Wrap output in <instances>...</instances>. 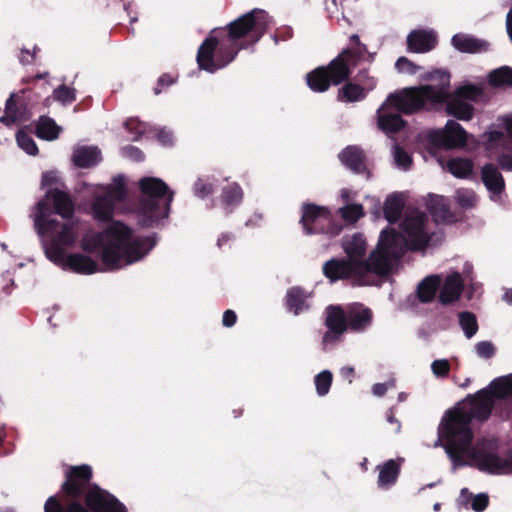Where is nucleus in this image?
<instances>
[{
	"mask_svg": "<svg viewBox=\"0 0 512 512\" xmlns=\"http://www.w3.org/2000/svg\"><path fill=\"white\" fill-rule=\"evenodd\" d=\"M427 221L424 212L416 211L407 215L400 224L403 232L389 227L382 230L367 262L352 261L347 257L331 258L322 266L323 275L331 283L348 280L356 286L376 285L377 278L387 277L393 263L400 260L407 249L418 251L428 246L430 236L425 229Z\"/></svg>",
	"mask_w": 512,
	"mask_h": 512,
	"instance_id": "obj_1",
	"label": "nucleus"
},
{
	"mask_svg": "<svg viewBox=\"0 0 512 512\" xmlns=\"http://www.w3.org/2000/svg\"><path fill=\"white\" fill-rule=\"evenodd\" d=\"M269 25L268 13L262 9H253L225 27L214 28L198 48V67L209 73L226 67L235 60L239 51L258 43Z\"/></svg>",
	"mask_w": 512,
	"mask_h": 512,
	"instance_id": "obj_2",
	"label": "nucleus"
},
{
	"mask_svg": "<svg viewBox=\"0 0 512 512\" xmlns=\"http://www.w3.org/2000/svg\"><path fill=\"white\" fill-rule=\"evenodd\" d=\"M156 234L133 238V230L121 221H112L103 231L84 235V252L101 250V259L110 270H117L143 259L156 245Z\"/></svg>",
	"mask_w": 512,
	"mask_h": 512,
	"instance_id": "obj_3",
	"label": "nucleus"
},
{
	"mask_svg": "<svg viewBox=\"0 0 512 512\" xmlns=\"http://www.w3.org/2000/svg\"><path fill=\"white\" fill-rule=\"evenodd\" d=\"M467 400L471 409L455 408L447 411L439 429L440 438L445 441V451L454 466L466 464L463 455L468 454L471 450L473 431L470 425L473 419L480 422L487 421L495 405L493 395L488 388L468 395Z\"/></svg>",
	"mask_w": 512,
	"mask_h": 512,
	"instance_id": "obj_4",
	"label": "nucleus"
},
{
	"mask_svg": "<svg viewBox=\"0 0 512 512\" xmlns=\"http://www.w3.org/2000/svg\"><path fill=\"white\" fill-rule=\"evenodd\" d=\"M430 79H437L439 84H424L397 90L387 96V103L404 115L437 109L449 97L450 73L436 70L431 74Z\"/></svg>",
	"mask_w": 512,
	"mask_h": 512,
	"instance_id": "obj_5",
	"label": "nucleus"
},
{
	"mask_svg": "<svg viewBox=\"0 0 512 512\" xmlns=\"http://www.w3.org/2000/svg\"><path fill=\"white\" fill-rule=\"evenodd\" d=\"M138 188L141 193L136 206L138 224L144 228L159 226L169 216L174 191L157 177H142Z\"/></svg>",
	"mask_w": 512,
	"mask_h": 512,
	"instance_id": "obj_6",
	"label": "nucleus"
},
{
	"mask_svg": "<svg viewBox=\"0 0 512 512\" xmlns=\"http://www.w3.org/2000/svg\"><path fill=\"white\" fill-rule=\"evenodd\" d=\"M37 213L34 225L40 236L52 235L49 240L43 242L46 257L53 263H62L65 249L73 246L77 240L74 226L70 223L61 224L56 219L46 216L50 206L45 201H39L35 206Z\"/></svg>",
	"mask_w": 512,
	"mask_h": 512,
	"instance_id": "obj_7",
	"label": "nucleus"
},
{
	"mask_svg": "<svg viewBox=\"0 0 512 512\" xmlns=\"http://www.w3.org/2000/svg\"><path fill=\"white\" fill-rule=\"evenodd\" d=\"M45 512H127L126 506L109 491L92 486L81 501L62 505L57 496H50L44 505Z\"/></svg>",
	"mask_w": 512,
	"mask_h": 512,
	"instance_id": "obj_8",
	"label": "nucleus"
},
{
	"mask_svg": "<svg viewBox=\"0 0 512 512\" xmlns=\"http://www.w3.org/2000/svg\"><path fill=\"white\" fill-rule=\"evenodd\" d=\"M300 224L305 235L323 234L330 238L338 236L343 230L329 208L314 203H303Z\"/></svg>",
	"mask_w": 512,
	"mask_h": 512,
	"instance_id": "obj_9",
	"label": "nucleus"
},
{
	"mask_svg": "<svg viewBox=\"0 0 512 512\" xmlns=\"http://www.w3.org/2000/svg\"><path fill=\"white\" fill-rule=\"evenodd\" d=\"M352 70L341 57H335L327 65L318 66L306 74L307 86L316 93L326 92L332 85L348 80Z\"/></svg>",
	"mask_w": 512,
	"mask_h": 512,
	"instance_id": "obj_10",
	"label": "nucleus"
},
{
	"mask_svg": "<svg viewBox=\"0 0 512 512\" xmlns=\"http://www.w3.org/2000/svg\"><path fill=\"white\" fill-rule=\"evenodd\" d=\"M65 481L62 483L60 492L63 494L65 504L72 501H83L87 491L97 484L92 483L93 470L90 465L82 464L67 466L64 471Z\"/></svg>",
	"mask_w": 512,
	"mask_h": 512,
	"instance_id": "obj_11",
	"label": "nucleus"
},
{
	"mask_svg": "<svg viewBox=\"0 0 512 512\" xmlns=\"http://www.w3.org/2000/svg\"><path fill=\"white\" fill-rule=\"evenodd\" d=\"M325 314L324 325L327 331L322 337L323 346L340 342L347 332L346 309L340 305H329Z\"/></svg>",
	"mask_w": 512,
	"mask_h": 512,
	"instance_id": "obj_12",
	"label": "nucleus"
},
{
	"mask_svg": "<svg viewBox=\"0 0 512 512\" xmlns=\"http://www.w3.org/2000/svg\"><path fill=\"white\" fill-rule=\"evenodd\" d=\"M471 458L477 463L478 469L493 475L512 474V455L501 458L498 454L485 448L474 449Z\"/></svg>",
	"mask_w": 512,
	"mask_h": 512,
	"instance_id": "obj_13",
	"label": "nucleus"
},
{
	"mask_svg": "<svg viewBox=\"0 0 512 512\" xmlns=\"http://www.w3.org/2000/svg\"><path fill=\"white\" fill-rule=\"evenodd\" d=\"M428 141L436 148H460L467 142V132L458 122L448 120L444 130L429 134Z\"/></svg>",
	"mask_w": 512,
	"mask_h": 512,
	"instance_id": "obj_14",
	"label": "nucleus"
},
{
	"mask_svg": "<svg viewBox=\"0 0 512 512\" xmlns=\"http://www.w3.org/2000/svg\"><path fill=\"white\" fill-rule=\"evenodd\" d=\"M341 163L355 174L364 175L370 179L372 174L367 165V157L364 150L356 145H349L338 155Z\"/></svg>",
	"mask_w": 512,
	"mask_h": 512,
	"instance_id": "obj_15",
	"label": "nucleus"
},
{
	"mask_svg": "<svg viewBox=\"0 0 512 512\" xmlns=\"http://www.w3.org/2000/svg\"><path fill=\"white\" fill-rule=\"evenodd\" d=\"M347 331L362 333L372 324L373 312L362 303H353L346 308Z\"/></svg>",
	"mask_w": 512,
	"mask_h": 512,
	"instance_id": "obj_16",
	"label": "nucleus"
},
{
	"mask_svg": "<svg viewBox=\"0 0 512 512\" xmlns=\"http://www.w3.org/2000/svg\"><path fill=\"white\" fill-rule=\"evenodd\" d=\"M42 201H45L48 205L50 202L54 213L63 219H70L74 215L75 204L71 195L58 187L47 189Z\"/></svg>",
	"mask_w": 512,
	"mask_h": 512,
	"instance_id": "obj_17",
	"label": "nucleus"
},
{
	"mask_svg": "<svg viewBox=\"0 0 512 512\" xmlns=\"http://www.w3.org/2000/svg\"><path fill=\"white\" fill-rule=\"evenodd\" d=\"M393 106L387 103V99L377 110V124L381 131L386 134L398 133L405 125L406 121L398 111L392 112Z\"/></svg>",
	"mask_w": 512,
	"mask_h": 512,
	"instance_id": "obj_18",
	"label": "nucleus"
},
{
	"mask_svg": "<svg viewBox=\"0 0 512 512\" xmlns=\"http://www.w3.org/2000/svg\"><path fill=\"white\" fill-rule=\"evenodd\" d=\"M437 44V35L432 30L415 29L407 36V50L412 53L430 52Z\"/></svg>",
	"mask_w": 512,
	"mask_h": 512,
	"instance_id": "obj_19",
	"label": "nucleus"
},
{
	"mask_svg": "<svg viewBox=\"0 0 512 512\" xmlns=\"http://www.w3.org/2000/svg\"><path fill=\"white\" fill-rule=\"evenodd\" d=\"M464 290V280L459 272H453L445 278L439 288L438 300L442 305H449L457 302Z\"/></svg>",
	"mask_w": 512,
	"mask_h": 512,
	"instance_id": "obj_20",
	"label": "nucleus"
},
{
	"mask_svg": "<svg viewBox=\"0 0 512 512\" xmlns=\"http://www.w3.org/2000/svg\"><path fill=\"white\" fill-rule=\"evenodd\" d=\"M55 264L78 274L89 275L98 271L97 262L90 256L81 253L65 255L62 263Z\"/></svg>",
	"mask_w": 512,
	"mask_h": 512,
	"instance_id": "obj_21",
	"label": "nucleus"
},
{
	"mask_svg": "<svg viewBox=\"0 0 512 512\" xmlns=\"http://www.w3.org/2000/svg\"><path fill=\"white\" fill-rule=\"evenodd\" d=\"M341 246L346 254V257L352 261L367 262L368 257L365 258L367 252V242L362 233H354L351 236H344L341 241Z\"/></svg>",
	"mask_w": 512,
	"mask_h": 512,
	"instance_id": "obj_22",
	"label": "nucleus"
},
{
	"mask_svg": "<svg viewBox=\"0 0 512 512\" xmlns=\"http://www.w3.org/2000/svg\"><path fill=\"white\" fill-rule=\"evenodd\" d=\"M427 209L437 224H450L455 222V215L450 210L448 200L443 196H432L427 203Z\"/></svg>",
	"mask_w": 512,
	"mask_h": 512,
	"instance_id": "obj_23",
	"label": "nucleus"
},
{
	"mask_svg": "<svg viewBox=\"0 0 512 512\" xmlns=\"http://www.w3.org/2000/svg\"><path fill=\"white\" fill-rule=\"evenodd\" d=\"M351 45L343 49L336 57H341L342 60L353 70L361 60L364 59L368 53L367 46L360 41L357 34L350 36Z\"/></svg>",
	"mask_w": 512,
	"mask_h": 512,
	"instance_id": "obj_24",
	"label": "nucleus"
},
{
	"mask_svg": "<svg viewBox=\"0 0 512 512\" xmlns=\"http://www.w3.org/2000/svg\"><path fill=\"white\" fill-rule=\"evenodd\" d=\"M481 180L487 190L495 195L501 194L505 189V181L498 168L492 164H485L481 169Z\"/></svg>",
	"mask_w": 512,
	"mask_h": 512,
	"instance_id": "obj_25",
	"label": "nucleus"
},
{
	"mask_svg": "<svg viewBox=\"0 0 512 512\" xmlns=\"http://www.w3.org/2000/svg\"><path fill=\"white\" fill-rule=\"evenodd\" d=\"M451 42L455 49L463 53L485 52L489 48L488 42L461 33L455 34Z\"/></svg>",
	"mask_w": 512,
	"mask_h": 512,
	"instance_id": "obj_26",
	"label": "nucleus"
},
{
	"mask_svg": "<svg viewBox=\"0 0 512 512\" xmlns=\"http://www.w3.org/2000/svg\"><path fill=\"white\" fill-rule=\"evenodd\" d=\"M441 281V277L437 274L425 277L417 285L416 295L418 300L423 304L433 302L440 288Z\"/></svg>",
	"mask_w": 512,
	"mask_h": 512,
	"instance_id": "obj_27",
	"label": "nucleus"
},
{
	"mask_svg": "<svg viewBox=\"0 0 512 512\" xmlns=\"http://www.w3.org/2000/svg\"><path fill=\"white\" fill-rule=\"evenodd\" d=\"M72 161L78 168H90L101 161V151L94 146H82L72 155Z\"/></svg>",
	"mask_w": 512,
	"mask_h": 512,
	"instance_id": "obj_28",
	"label": "nucleus"
},
{
	"mask_svg": "<svg viewBox=\"0 0 512 512\" xmlns=\"http://www.w3.org/2000/svg\"><path fill=\"white\" fill-rule=\"evenodd\" d=\"M378 469V486L383 489H388L397 482L401 471V464L397 460L390 459L383 465L378 466Z\"/></svg>",
	"mask_w": 512,
	"mask_h": 512,
	"instance_id": "obj_29",
	"label": "nucleus"
},
{
	"mask_svg": "<svg viewBox=\"0 0 512 512\" xmlns=\"http://www.w3.org/2000/svg\"><path fill=\"white\" fill-rule=\"evenodd\" d=\"M444 104H446L447 114L458 120L469 121L474 115L473 105L461 99L451 97L450 94Z\"/></svg>",
	"mask_w": 512,
	"mask_h": 512,
	"instance_id": "obj_30",
	"label": "nucleus"
},
{
	"mask_svg": "<svg viewBox=\"0 0 512 512\" xmlns=\"http://www.w3.org/2000/svg\"><path fill=\"white\" fill-rule=\"evenodd\" d=\"M309 293L299 286H294L287 291L286 294V306L289 311H292L295 315H299L302 311L309 309L307 299Z\"/></svg>",
	"mask_w": 512,
	"mask_h": 512,
	"instance_id": "obj_31",
	"label": "nucleus"
},
{
	"mask_svg": "<svg viewBox=\"0 0 512 512\" xmlns=\"http://www.w3.org/2000/svg\"><path fill=\"white\" fill-rule=\"evenodd\" d=\"M243 190L236 182L230 183L222 189L221 204L226 213H231L243 200Z\"/></svg>",
	"mask_w": 512,
	"mask_h": 512,
	"instance_id": "obj_32",
	"label": "nucleus"
},
{
	"mask_svg": "<svg viewBox=\"0 0 512 512\" xmlns=\"http://www.w3.org/2000/svg\"><path fill=\"white\" fill-rule=\"evenodd\" d=\"M115 204L107 196H97L92 202L91 210L93 217L102 222H109L114 215Z\"/></svg>",
	"mask_w": 512,
	"mask_h": 512,
	"instance_id": "obj_33",
	"label": "nucleus"
},
{
	"mask_svg": "<svg viewBox=\"0 0 512 512\" xmlns=\"http://www.w3.org/2000/svg\"><path fill=\"white\" fill-rule=\"evenodd\" d=\"M344 85L337 92V100L344 103H353L362 101L367 97L364 89L358 84L350 81V78L343 82Z\"/></svg>",
	"mask_w": 512,
	"mask_h": 512,
	"instance_id": "obj_34",
	"label": "nucleus"
},
{
	"mask_svg": "<svg viewBox=\"0 0 512 512\" xmlns=\"http://www.w3.org/2000/svg\"><path fill=\"white\" fill-rule=\"evenodd\" d=\"M61 127L48 116H40L36 125V136L40 139L52 141L59 137Z\"/></svg>",
	"mask_w": 512,
	"mask_h": 512,
	"instance_id": "obj_35",
	"label": "nucleus"
},
{
	"mask_svg": "<svg viewBox=\"0 0 512 512\" xmlns=\"http://www.w3.org/2000/svg\"><path fill=\"white\" fill-rule=\"evenodd\" d=\"M404 201L398 195H390L386 198L383 206L385 219L390 223H396L402 215Z\"/></svg>",
	"mask_w": 512,
	"mask_h": 512,
	"instance_id": "obj_36",
	"label": "nucleus"
},
{
	"mask_svg": "<svg viewBox=\"0 0 512 512\" xmlns=\"http://www.w3.org/2000/svg\"><path fill=\"white\" fill-rule=\"evenodd\" d=\"M487 388L491 391L494 401L512 398V374L494 379Z\"/></svg>",
	"mask_w": 512,
	"mask_h": 512,
	"instance_id": "obj_37",
	"label": "nucleus"
},
{
	"mask_svg": "<svg viewBox=\"0 0 512 512\" xmlns=\"http://www.w3.org/2000/svg\"><path fill=\"white\" fill-rule=\"evenodd\" d=\"M448 171L457 178H467L472 174L473 162L467 158H452L447 162Z\"/></svg>",
	"mask_w": 512,
	"mask_h": 512,
	"instance_id": "obj_38",
	"label": "nucleus"
},
{
	"mask_svg": "<svg viewBox=\"0 0 512 512\" xmlns=\"http://www.w3.org/2000/svg\"><path fill=\"white\" fill-rule=\"evenodd\" d=\"M489 84L493 87H502L512 85V68L503 66L489 73Z\"/></svg>",
	"mask_w": 512,
	"mask_h": 512,
	"instance_id": "obj_39",
	"label": "nucleus"
},
{
	"mask_svg": "<svg viewBox=\"0 0 512 512\" xmlns=\"http://www.w3.org/2000/svg\"><path fill=\"white\" fill-rule=\"evenodd\" d=\"M103 196L109 197L114 204L115 202L123 201L127 196V189L123 176H117L114 178L113 184L106 188V192Z\"/></svg>",
	"mask_w": 512,
	"mask_h": 512,
	"instance_id": "obj_40",
	"label": "nucleus"
},
{
	"mask_svg": "<svg viewBox=\"0 0 512 512\" xmlns=\"http://www.w3.org/2000/svg\"><path fill=\"white\" fill-rule=\"evenodd\" d=\"M459 325L462 328L465 336L467 338H472L478 331V323L476 316L469 311L460 312L459 315Z\"/></svg>",
	"mask_w": 512,
	"mask_h": 512,
	"instance_id": "obj_41",
	"label": "nucleus"
},
{
	"mask_svg": "<svg viewBox=\"0 0 512 512\" xmlns=\"http://www.w3.org/2000/svg\"><path fill=\"white\" fill-rule=\"evenodd\" d=\"M339 214L345 222L354 224L364 216V208L357 203L347 204L339 209Z\"/></svg>",
	"mask_w": 512,
	"mask_h": 512,
	"instance_id": "obj_42",
	"label": "nucleus"
},
{
	"mask_svg": "<svg viewBox=\"0 0 512 512\" xmlns=\"http://www.w3.org/2000/svg\"><path fill=\"white\" fill-rule=\"evenodd\" d=\"M350 81L358 84V86L368 94L377 86V79L369 74L367 69L359 70Z\"/></svg>",
	"mask_w": 512,
	"mask_h": 512,
	"instance_id": "obj_43",
	"label": "nucleus"
},
{
	"mask_svg": "<svg viewBox=\"0 0 512 512\" xmlns=\"http://www.w3.org/2000/svg\"><path fill=\"white\" fill-rule=\"evenodd\" d=\"M460 496L463 499L472 498L471 507L476 512L484 511L489 504V497L487 494L481 493V494L473 496V494L470 493L467 488L461 489Z\"/></svg>",
	"mask_w": 512,
	"mask_h": 512,
	"instance_id": "obj_44",
	"label": "nucleus"
},
{
	"mask_svg": "<svg viewBox=\"0 0 512 512\" xmlns=\"http://www.w3.org/2000/svg\"><path fill=\"white\" fill-rule=\"evenodd\" d=\"M333 375L329 370H323L315 376L314 383L319 396H325L330 391Z\"/></svg>",
	"mask_w": 512,
	"mask_h": 512,
	"instance_id": "obj_45",
	"label": "nucleus"
},
{
	"mask_svg": "<svg viewBox=\"0 0 512 512\" xmlns=\"http://www.w3.org/2000/svg\"><path fill=\"white\" fill-rule=\"evenodd\" d=\"M53 98L63 105L72 104L76 101V90L62 84L53 90Z\"/></svg>",
	"mask_w": 512,
	"mask_h": 512,
	"instance_id": "obj_46",
	"label": "nucleus"
},
{
	"mask_svg": "<svg viewBox=\"0 0 512 512\" xmlns=\"http://www.w3.org/2000/svg\"><path fill=\"white\" fill-rule=\"evenodd\" d=\"M482 95V89L473 84H467L458 87L455 90L454 97L463 101H477Z\"/></svg>",
	"mask_w": 512,
	"mask_h": 512,
	"instance_id": "obj_47",
	"label": "nucleus"
},
{
	"mask_svg": "<svg viewBox=\"0 0 512 512\" xmlns=\"http://www.w3.org/2000/svg\"><path fill=\"white\" fill-rule=\"evenodd\" d=\"M16 140L20 148L30 155H36L38 153V147L34 139L25 131L19 130L16 133Z\"/></svg>",
	"mask_w": 512,
	"mask_h": 512,
	"instance_id": "obj_48",
	"label": "nucleus"
},
{
	"mask_svg": "<svg viewBox=\"0 0 512 512\" xmlns=\"http://www.w3.org/2000/svg\"><path fill=\"white\" fill-rule=\"evenodd\" d=\"M193 192L199 198H206L214 193V185L207 179L198 178L193 184Z\"/></svg>",
	"mask_w": 512,
	"mask_h": 512,
	"instance_id": "obj_49",
	"label": "nucleus"
},
{
	"mask_svg": "<svg viewBox=\"0 0 512 512\" xmlns=\"http://www.w3.org/2000/svg\"><path fill=\"white\" fill-rule=\"evenodd\" d=\"M0 121L6 125H10L11 123H15L17 121V107L14 94L10 95V97L6 100L5 115L0 119Z\"/></svg>",
	"mask_w": 512,
	"mask_h": 512,
	"instance_id": "obj_50",
	"label": "nucleus"
},
{
	"mask_svg": "<svg viewBox=\"0 0 512 512\" xmlns=\"http://www.w3.org/2000/svg\"><path fill=\"white\" fill-rule=\"evenodd\" d=\"M394 159L397 166L401 167L404 170L410 169L413 162L411 155L398 145L395 146Z\"/></svg>",
	"mask_w": 512,
	"mask_h": 512,
	"instance_id": "obj_51",
	"label": "nucleus"
},
{
	"mask_svg": "<svg viewBox=\"0 0 512 512\" xmlns=\"http://www.w3.org/2000/svg\"><path fill=\"white\" fill-rule=\"evenodd\" d=\"M431 369L436 377L445 378L450 373L451 365L447 359H438L432 362Z\"/></svg>",
	"mask_w": 512,
	"mask_h": 512,
	"instance_id": "obj_52",
	"label": "nucleus"
},
{
	"mask_svg": "<svg viewBox=\"0 0 512 512\" xmlns=\"http://www.w3.org/2000/svg\"><path fill=\"white\" fill-rule=\"evenodd\" d=\"M395 68L400 73H407L410 75L416 74L418 72V70L420 69L419 66H417L415 63H413L408 58L403 57V56L399 57L397 59V61L395 63Z\"/></svg>",
	"mask_w": 512,
	"mask_h": 512,
	"instance_id": "obj_53",
	"label": "nucleus"
},
{
	"mask_svg": "<svg viewBox=\"0 0 512 512\" xmlns=\"http://www.w3.org/2000/svg\"><path fill=\"white\" fill-rule=\"evenodd\" d=\"M177 82V76H173L170 73H163L157 80V84L154 87V94L159 95L163 89L172 86Z\"/></svg>",
	"mask_w": 512,
	"mask_h": 512,
	"instance_id": "obj_54",
	"label": "nucleus"
},
{
	"mask_svg": "<svg viewBox=\"0 0 512 512\" xmlns=\"http://www.w3.org/2000/svg\"><path fill=\"white\" fill-rule=\"evenodd\" d=\"M124 126L127 130L135 134L133 138L134 141L138 140L146 130L143 122L133 118L126 120Z\"/></svg>",
	"mask_w": 512,
	"mask_h": 512,
	"instance_id": "obj_55",
	"label": "nucleus"
},
{
	"mask_svg": "<svg viewBox=\"0 0 512 512\" xmlns=\"http://www.w3.org/2000/svg\"><path fill=\"white\" fill-rule=\"evenodd\" d=\"M476 352L480 357L490 359L495 355V346L490 341L478 342L475 346Z\"/></svg>",
	"mask_w": 512,
	"mask_h": 512,
	"instance_id": "obj_56",
	"label": "nucleus"
},
{
	"mask_svg": "<svg viewBox=\"0 0 512 512\" xmlns=\"http://www.w3.org/2000/svg\"><path fill=\"white\" fill-rule=\"evenodd\" d=\"M60 184L62 187L64 186V183H62L58 177V174L56 171H47L42 174L41 179V187H48V189L52 188L53 185Z\"/></svg>",
	"mask_w": 512,
	"mask_h": 512,
	"instance_id": "obj_57",
	"label": "nucleus"
},
{
	"mask_svg": "<svg viewBox=\"0 0 512 512\" xmlns=\"http://www.w3.org/2000/svg\"><path fill=\"white\" fill-rule=\"evenodd\" d=\"M236 321H237V315L233 310L227 309L226 311H224L223 318H222L223 326L232 327L236 324Z\"/></svg>",
	"mask_w": 512,
	"mask_h": 512,
	"instance_id": "obj_58",
	"label": "nucleus"
},
{
	"mask_svg": "<svg viewBox=\"0 0 512 512\" xmlns=\"http://www.w3.org/2000/svg\"><path fill=\"white\" fill-rule=\"evenodd\" d=\"M497 162L502 169L512 170V156L510 154H500L497 158Z\"/></svg>",
	"mask_w": 512,
	"mask_h": 512,
	"instance_id": "obj_59",
	"label": "nucleus"
},
{
	"mask_svg": "<svg viewBox=\"0 0 512 512\" xmlns=\"http://www.w3.org/2000/svg\"><path fill=\"white\" fill-rule=\"evenodd\" d=\"M340 374L349 383H352L355 376V369L351 366H346L341 369Z\"/></svg>",
	"mask_w": 512,
	"mask_h": 512,
	"instance_id": "obj_60",
	"label": "nucleus"
},
{
	"mask_svg": "<svg viewBox=\"0 0 512 512\" xmlns=\"http://www.w3.org/2000/svg\"><path fill=\"white\" fill-rule=\"evenodd\" d=\"M126 151L129 152V155L133 157L135 161H142L144 160V154L143 152L134 146H129L126 148Z\"/></svg>",
	"mask_w": 512,
	"mask_h": 512,
	"instance_id": "obj_61",
	"label": "nucleus"
},
{
	"mask_svg": "<svg viewBox=\"0 0 512 512\" xmlns=\"http://www.w3.org/2000/svg\"><path fill=\"white\" fill-rule=\"evenodd\" d=\"M372 391H373L374 395L382 397L387 392V386L385 383H376L373 385Z\"/></svg>",
	"mask_w": 512,
	"mask_h": 512,
	"instance_id": "obj_62",
	"label": "nucleus"
},
{
	"mask_svg": "<svg viewBox=\"0 0 512 512\" xmlns=\"http://www.w3.org/2000/svg\"><path fill=\"white\" fill-rule=\"evenodd\" d=\"M474 197L473 196H465V195H459L458 196V203L462 207H472L474 205Z\"/></svg>",
	"mask_w": 512,
	"mask_h": 512,
	"instance_id": "obj_63",
	"label": "nucleus"
},
{
	"mask_svg": "<svg viewBox=\"0 0 512 512\" xmlns=\"http://www.w3.org/2000/svg\"><path fill=\"white\" fill-rule=\"evenodd\" d=\"M158 140L163 144H171L172 143V135L170 132L161 130L157 134Z\"/></svg>",
	"mask_w": 512,
	"mask_h": 512,
	"instance_id": "obj_64",
	"label": "nucleus"
}]
</instances>
